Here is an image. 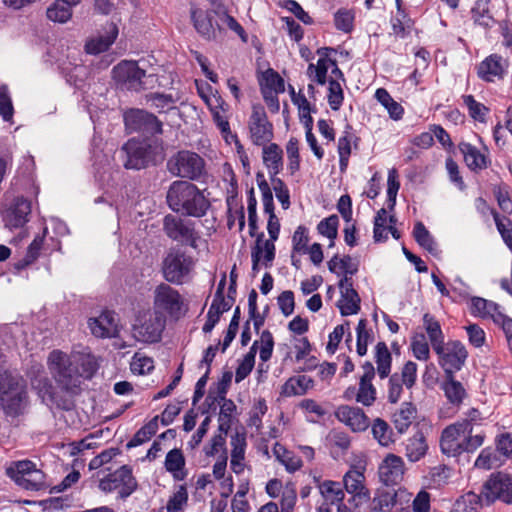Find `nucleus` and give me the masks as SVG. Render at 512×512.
Returning a JSON list of instances; mask_svg holds the SVG:
<instances>
[{
  "label": "nucleus",
  "instance_id": "1",
  "mask_svg": "<svg viewBox=\"0 0 512 512\" xmlns=\"http://www.w3.org/2000/svg\"><path fill=\"white\" fill-rule=\"evenodd\" d=\"M47 366L58 386L70 394H77L82 380L92 378L98 369L94 356L90 354L70 356L60 350L49 353Z\"/></svg>",
  "mask_w": 512,
  "mask_h": 512
},
{
  "label": "nucleus",
  "instance_id": "2",
  "mask_svg": "<svg viewBox=\"0 0 512 512\" xmlns=\"http://www.w3.org/2000/svg\"><path fill=\"white\" fill-rule=\"evenodd\" d=\"M166 201L174 212L193 217L203 216L210 206L209 201L196 185L183 180L171 183Z\"/></svg>",
  "mask_w": 512,
  "mask_h": 512
},
{
  "label": "nucleus",
  "instance_id": "3",
  "mask_svg": "<svg viewBox=\"0 0 512 512\" xmlns=\"http://www.w3.org/2000/svg\"><path fill=\"white\" fill-rule=\"evenodd\" d=\"M0 403L5 413L17 416L28 404L26 381L18 374L0 371Z\"/></svg>",
  "mask_w": 512,
  "mask_h": 512
},
{
  "label": "nucleus",
  "instance_id": "4",
  "mask_svg": "<svg viewBox=\"0 0 512 512\" xmlns=\"http://www.w3.org/2000/svg\"><path fill=\"white\" fill-rule=\"evenodd\" d=\"M194 266L195 261L191 256L178 249H171L162 263L163 277L172 284H183L190 279Z\"/></svg>",
  "mask_w": 512,
  "mask_h": 512
},
{
  "label": "nucleus",
  "instance_id": "5",
  "mask_svg": "<svg viewBox=\"0 0 512 512\" xmlns=\"http://www.w3.org/2000/svg\"><path fill=\"white\" fill-rule=\"evenodd\" d=\"M160 147L147 140L130 139L122 148L126 155L124 166L127 169H142L155 163L160 156Z\"/></svg>",
  "mask_w": 512,
  "mask_h": 512
},
{
  "label": "nucleus",
  "instance_id": "6",
  "mask_svg": "<svg viewBox=\"0 0 512 512\" xmlns=\"http://www.w3.org/2000/svg\"><path fill=\"white\" fill-rule=\"evenodd\" d=\"M165 324V317L158 313L153 311L139 313L132 324V337L138 342L156 343L161 339Z\"/></svg>",
  "mask_w": 512,
  "mask_h": 512
},
{
  "label": "nucleus",
  "instance_id": "7",
  "mask_svg": "<svg viewBox=\"0 0 512 512\" xmlns=\"http://www.w3.org/2000/svg\"><path fill=\"white\" fill-rule=\"evenodd\" d=\"M6 473L18 486L24 489L40 490L47 487L45 474L37 469L36 464L30 460L11 463L6 469Z\"/></svg>",
  "mask_w": 512,
  "mask_h": 512
},
{
  "label": "nucleus",
  "instance_id": "8",
  "mask_svg": "<svg viewBox=\"0 0 512 512\" xmlns=\"http://www.w3.org/2000/svg\"><path fill=\"white\" fill-rule=\"evenodd\" d=\"M167 169L175 177L197 180L204 172V160L195 152L182 150L170 157Z\"/></svg>",
  "mask_w": 512,
  "mask_h": 512
},
{
  "label": "nucleus",
  "instance_id": "9",
  "mask_svg": "<svg viewBox=\"0 0 512 512\" xmlns=\"http://www.w3.org/2000/svg\"><path fill=\"white\" fill-rule=\"evenodd\" d=\"M163 231L173 241L188 245L193 249L198 248L201 237L190 220L168 214L163 219Z\"/></svg>",
  "mask_w": 512,
  "mask_h": 512
},
{
  "label": "nucleus",
  "instance_id": "10",
  "mask_svg": "<svg viewBox=\"0 0 512 512\" xmlns=\"http://www.w3.org/2000/svg\"><path fill=\"white\" fill-rule=\"evenodd\" d=\"M183 304L181 294L170 285L161 283L155 288L153 312L158 315L166 314L173 318H179Z\"/></svg>",
  "mask_w": 512,
  "mask_h": 512
},
{
  "label": "nucleus",
  "instance_id": "11",
  "mask_svg": "<svg viewBox=\"0 0 512 512\" xmlns=\"http://www.w3.org/2000/svg\"><path fill=\"white\" fill-rule=\"evenodd\" d=\"M434 351L439 357V365L444 369L446 377H451L459 371L467 358V351L459 341L443 343L439 350Z\"/></svg>",
  "mask_w": 512,
  "mask_h": 512
},
{
  "label": "nucleus",
  "instance_id": "12",
  "mask_svg": "<svg viewBox=\"0 0 512 512\" xmlns=\"http://www.w3.org/2000/svg\"><path fill=\"white\" fill-rule=\"evenodd\" d=\"M137 482L132 475L131 469L124 465L113 473L108 474L102 478L99 483V488L103 492H112L119 490L121 498L130 496L136 489Z\"/></svg>",
  "mask_w": 512,
  "mask_h": 512
},
{
  "label": "nucleus",
  "instance_id": "13",
  "mask_svg": "<svg viewBox=\"0 0 512 512\" xmlns=\"http://www.w3.org/2000/svg\"><path fill=\"white\" fill-rule=\"evenodd\" d=\"M473 431L469 421H460L447 426L441 434L440 448L448 456L461 454V444L465 440L466 434Z\"/></svg>",
  "mask_w": 512,
  "mask_h": 512
},
{
  "label": "nucleus",
  "instance_id": "14",
  "mask_svg": "<svg viewBox=\"0 0 512 512\" xmlns=\"http://www.w3.org/2000/svg\"><path fill=\"white\" fill-rule=\"evenodd\" d=\"M483 494L488 501L512 504V477L504 472L493 473L484 484Z\"/></svg>",
  "mask_w": 512,
  "mask_h": 512
},
{
  "label": "nucleus",
  "instance_id": "15",
  "mask_svg": "<svg viewBox=\"0 0 512 512\" xmlns=\"http://www.w3.org/2000/svg\"><path fill=\"white\" fill-rule=\"evenodd\" d=\"M250 139L258 146H264L273 137V126L268 121L263 107L254 106L248 122Z\"/></svg>",
  "mask_w": 512,
  "mask_h": 512
},
{
  "label": "nucleus",
  "instance_id": "16",
  "mask_svg": "<svg viewBox=\"0 0 512 512\" xmlns=\"http://www.w3.org/2000/svg\"><path fill=\"white\" fill-rule=\"evenodd\" d=\"M417 379V364L408 361L404 364L400 374L394 373L388 380L387 397L390 403H396L401 398L403 385L407 389L414 386Z\"/></svg>",
  "mask_w": 512,
  "mask_h": 512
},
{
  "label": "nucleus",
  "instance_id": "17",
  "mask_svg": "<svg viewBox=\"0 0 512 512\" xmlns=\"http://www.w3.org/2000/svg\"><path fill=\"white\" fill-rule=\"evenodd\" d=\"M145 70L141 69L137 62L124 60L113 68L115 81L128 90H140L143 87Z\"/></svg>",
  "mask_w": 512,
  "mask_h": 512
},
{
  "label": "nucleus",
  "instance_id": "18",
  "mask_svg": "<svg viewBox=\"0 0 512 512\" xmlns=\"http://www.w3.org/2000/svg\"><path fill=\"white\" fill-rule=\"evenodd\" d=\"M30 213L31 202L24 197H16L2 210L5 227L10 230L23 227L28 222Z\"/></svg>",
  "mask_w": 512,
  "mask_h": 512
},
{
  "label": "nucleus",
  "instance_id": "19",
  "mask_svg": "<svg viewBox=\"0 0 512 512\" xmlns=\"http://www.w3.org/2000/svg\"><path fill=\"white\" fill-rule=\"evenodd\" d=\"M125 125L131 131L156 134L162 132V123L155 115L145 110L134 109L124 115Z\"/></svg>",
  "mask_w": 512,
  "mask_h": 512
},
{
  "label": "nucleus",
  "instance_id": "20",
  "mask_svg": "<svg viewBox=\"0 0 512 512\" xmlns=\"http://www.w3.org/2000/svg\"><path fill=\"white\" fill-rule=\"evenodd\" d=\"M88 326L91 333L98 338H116L120 332L117 314L108 310L97 317L90 318Z\"/></svg>",
  "mask_w": 512,
  "mask_h": 512
},
{
  "label": "nucleus",
  "instance_id": "21",
  "mask_svg": "<svg viewBox=\"0 0 512 512\" xmlns=\"http://www.w3.org/2000/svg\"><path fill=\"white\" fill-rule=\"evenodd\" d=\"M340 290V299L337 301V307L342 316L355 315L360 311L361 299L357 291L353 288V282L350 277H342L338 283Z\"/></svg>",
  "mask_w": 512,
  "mask_h": 512
},
{
  "label": "nucleus",
  "instance_id": "22",
  "mask_svg": "<svg viewBox=\"0 0 512 512\" xmlns=\"http://www.w3.org/2000/svg\"><path fill=\"white\" fill-rule=\"evenodd\" d=\"M334 415L353 432H363L370 425L368 416L357 406L340 405L336 408Z\"/></svg>",
  "mask_w": 512,
  "mask_h": 512
},
{
  "label": "nucleus",
  "instance_id": "23",
  "mask_svg": "<svg viewBox=\"0 0 512 512\" xmlns=\"http://www.w3.org/2000/svg\"><path fill=\"white\" fill-rule=\"evenodd\" d=\"M405 465L400 456L388 454L378 468L379 479L385 485H396L404 477Z\"/></svg>",
  "mask_w": 512,
  "mask_h": 512
},
{
  "label": "nucleus",
  "instance_id": "24",
  "mask_svg": "<svg viewBox=\"0 0 512 512\" xmlns=\"http://www.w3.org/2000/svg\"><path fill=\"white\" fill-rule=\"evenodd\" d=\"M363 374L359 380V387L356 394V402L363 406L370 407L376 401V388L372 384L375 377V368L371 362L362 365Z\"/></svg>",
  "mask_w": 512,
  "mask_h": 512
},
{
  "label": "nucleus",
  "instance_id": "25",
  "mask_svg": "<svg viewBox=\"0 0 512 512\" xmlns=\"http://www.w3.org/2000/svg\"><path fill=\"white\" fill-rule=\"evenodd\" d=\"M333 48L323 47L317 50L319 59L316 64L310 63L307 68V75L311 81L319 85H324L327 81V72L334 65V60L330 58V52Z\"/></svg>",
  "mask_w": 512,
  "mask_h": 512
},
{
  "label": "nucleus",
  "instance_id": "26",
  "mask_svg": "<svg viewBox=\"0 0 512 512\" xmlns=\"http://www.w3.org/2000/svg\"><path fill=\"white\" fill-rule=\"evenodd\" d=\"M507 61L497 54H492L483 60L478 67V76L487 82L503 78Z\"/></svg>",
  "mask_w": 512,
  "mask_h": 512
},
{
  "label": "nucleus",
  "instance_id": "27",
  "mask_svg": "<svg viewBox=\"0 0 512 512\" xmlns=\"http://www.w3.org/2000/svg\"><path fill=\"white\" fill-rule=\"evenodd\" d=\"M118 36V28L114 23H108L105 27V33L87 40L85 51L88 54L97 55L105 52L114 43Z\"/></svg>",
  "mask_w": 512,
  "mask_h": 512
},
{
  "label": "nucleus",
  "instance_id": "28",
  "mask_svg": "<svg viewBox=\"0 0 512 512\" xmlns=\"http://www.w3.org/2000/svg\"><path fill=\"white\" fill-rule=\"evenodd\" d=\"M402 496H407L405 491L378 490L371 501L369 512H391L397 503V499Z\"/></svg>",
  "mask_w": 512,
  "mask_h": 512
},
{
  "label": "nucleus",
  "instance_id": "29",
  "mask_svg": "<svg viewBox=\"0 0 512 512\" xmlns=\"http://www.w3.org/2000/svg\"><path fill=\"white\" fill-rule=\"evenodd\" d=\"M230 467L235 474H241L245 469L246 437L243 433H236L231 437Z\"/></svg>",
  "mask_w": 512,
  "mask_h": 512
},
{
  "label": "nucleus",
  "instance_id": "30",
  "mask_svg": "<svg viewBox=\"0 0 512 512\" xmlns=\"http://www.w3.org/2000/svg\"><path fill=\"white\" fill-rule=\"evenodd\" d=\"M191 20L196 31L206 40H214L216 38V30L212 23V18L208 12H204L198 8H191Z\"/></svg>",
  "mask_w": 512,
  "mask_h": 512
},
{
  "label": "nucleus",
  "instance_id": "31",
  "mask_svg": "<svg viewBox=\"0 0 512 512\" xmlns=\"http://www.w3.org/2000/svg\"><path fill=\"white\" fill-rule=\"evenodd\" d=\"M202 98L208 105L212 115L213 120L217 127L220 129L221 133L225 136L231 133L230 125L227 120V117L224 115L225 109V102L221 97L213 96V97H207L202 95Z\"/></svg>",
  "mask_w": 512,
  "mask_h": 512
},
{
  "label": "nucleus",
  "instance_id": "32",
  "mask_svg": "<svg viewBox=\"0 0 512 512\" xmlns=\"http://www.w3.org/2000/svg\"><path fill=\"white\" fill-rule=\"evenodd\" d=\"M428 451V444L422 432H416L405 443V456L410 462H418Z\"/></svg>",
  "mask_w": 512,
  "mask_h": 512
},
{
  "label": "nucleus",
  "instance_id": "33",
  "mask_svg": "<svg viewBox=\"0 0 512 512\" xmlns=\"http://www.w3.org/2000/svg\"><path fill=\"white\" fill-rule=\"evenodd\" d=\"M470 312L474 316L491 319L493 322H495L497 314L502 313L498 304L481 297L471 298Z\"/></svg>",
  "mask_w": 512,
  "mask_h": 512
},
{
  "label": "nucleus",
  "instance_id": "34",
  "mask_svg": "<svg viewBox=\"0 0 512 512\" xmlns=\"http://www.w3.org/2000/svg\"><path fill=\"white\" fill-rule=\"evenodd\" d=\"M314 387V381L306 375L289 378L282 386L281 394L286 397L301 396Z\"/></svg>",
  "mask_w": 512,
  "mask_h": 512
},
{
  "label": "nucleus",
  "instance_id": "35",
  "mask_svg": "<svg viewBox=\"0 0 512 512\" xmlns=\"http://www.w3.org/2000/svg\"><path fill=\"white\" fill-rule=\"evenodd\" d=\"M164 466L172 474L174 480L181 481L187 477L185 458L180 449H172L167 453Z\"/></svg>",
  "mask_w": 512,
  "mask_h": 512
},
{
  "label": "nucleus",
  "instance_id": "36",
  "mask_svg": "<svg viewBox=\"0 0 512 512\" xmlns=\"http://www.w3.org/2000/svg\"><path fill=\"white\" fill-rule=\"evenodd\" d=\"M261 86L263 96L266 100H273V94L281 93L285 90L284 80L272 69L267 70L263 74Z\"/></svg>",
  "mask_w": 512,
  "mask_h": 512
},
{
  "label": "nucleus",
  "instance_id": "37",
  "mask_svg": "<svg viewBox=\"0 0 512 512\" xmlns=\"http://www.w3.org/2000/svg\"><path fill=\"white\" fill-rule=\"evenodd\" d=\"M363 482V473L355 469L349 470L343 478L345 490L359 499L367 497Z\"/></svg>",
  "mask_w": 512,
  "mask_h": 512
},
{
  "label": "nucleus",
  "instance_id": "38",
  "mask_svg": "<svg viewBox=\"0 0 512 512\" xmlns=\"http://www.w3.org/2000/svg\"><path fill=\"white\" fill-rule=\"evenodd\" d=\"M272 452L276 460L285 467L287 472L293 473L302 467L301 459L280 443H275Z\"/></svg>",
  "mask_w": 512,
  "mask_h": 512
},
{
  "label": "nucleus",
  "instance_id": "39",
  "mask_svg": "<svg viewBox=\"0 0 512 512\" xmlns=\"http://www.w3.org/2000/svg\"><path fill=\"white\" fill-rule=\"evenodd\" d=\"M460 151L464 155V160L471 170H481L487 167V159L475 146L470 143H461Z\"/></svg>",
  "mask_w": 512,
  "mask_h": 512
},
{
  "label": "nucleus",
  "instance_id": "40",
  "mask_svg": "<svg viewBox=\"0 0 512 512\" xmlns=\"http://www.w3.org/2000/svg\"><path fill=\"white\" fill-rule=\"evenodd\" d=\"M328 269L337 275L343 274V277L351 278L358 271V263L348 255L342 258L336 255L328 261Z\"/></svg>",
  "mask_w": 512,
  "mask_h": 512
},
{
  "label": "nucleus",
  "instance_id": "41",
  "mask_svg": "<svg viewBox=\"0 0 512 512\" xmlns=\"http://www.w3.org/2000/svg\"><path fill=\"white\" fill-rule=\"evenodd\" d=\"M416 416V408L411 403H403L393 414L392 420L399 433H404Z\"/></svg>",
  "mask_w": 512,
  "mask_h": 512
},
{
  "label": "nucleus",
  "instance_id": "42",
  "mask_svg": "<svg viewBox=\"0 0 512 512\" xmlns=\"http://www.w3.org/2000/svg\"><path fill=\"white\" fill-rule=\"evenodd\" d=\"M46 231L47 228L44 229L42 235L35 236L31 244L28 246L25 256L14 264L16 270L19 271L21 269H24L25 267L34 263L38 259L40 251L44 244Z\"/></svg>",
  "mask_w": 512,
  "mask_h": 512
},
{
  "label": "nucleus",
  "instance_id": "43",
  "mask_svg": "<svg viewBox=\"0 0 512 512\" xmlns=\"http://www.w3.org/2000/svg\"><path fill=\"white\" fill-rule=\"evenodd\" d=\"M375 362L379 377L382 379L386 378L391 371L392 357L384 342H378L375 347Z\"/></svg>",
  "mask_w": 512,
  "mask_h": 512
},
{
  "label": "nucleus",
  "instance_id": "44",
  "mask_svg": "<svg viewBox=\"0 0 512 512\" xmlns=\"http://www.w3.org/2000/svg\"><path fill=\"white\" fill-rule=\"evenodd\" d=\"M423 325L427 332L433 350H439L444 343V335L439 322L430 314L423 316Z\"/></svg>",
  "mask_w": 512,
  "mask_h": 512
},
{
  "label": "nucleus",
  "instance_id": "45",
  "mask_svg": "<svg viewBox=\"0 0 512 512\" xmlns=\"http://www.w3.org/2000/svg\"><path fill=\"white\" fill-rule=\"evenodd\" d=\"M489 2L490 0H477L471 11L474 22L483 27H491L495 23Z\"/></svg>",
  "mask_w": 512,
  "mask_h": 512
},
{
  "label": "nucleus",
  "instance_id": "46",
  "mask_svg": "<svg viewBox=\"0 0 512 512\" xmlns=\"http://www.w3.org/2000/svg\"><path fill=\"white\" fill-rule=\"evenodd\" d=\"M413 236L416 242L429 253L434 255L438 253L437 243L422 222L415 223Z\"/></svg>",
  "mask_w": 512,
  "mask_h": 512
},
{
  "label": "nucleus",
  "instance_id": "47",
  "mask_svg": "<svg viewBox=\"0 0 512 512\" xmlns=\"http://www.w3.org/2000/svg\"><path fill=\"white\" fill-rule=\"evenodd\" d=\"M392 32L395 36L404 38L412 29L413 21L404 9H398L391 20Z\"/></svg>",
  "mask_w": 512,
  "mask_h": 512
},
{
  "label": "nucleus",
  "instance_id": "48",
  "mask_svg": "<svg viewBox=\"0 0 512 512\" xmlns=\"http://www.w3.org/2000/svg\"><path fill=\"white\" fill-rule=\"evenodd\" d=\"M357 335V353L359 356H364L367 353L368 344L374 340V333L371 328H368L367 319H360L356 327Z\"/></svg>",
  "mask_w": 512,
  "mask_h": 512
},
{
  "label": "nucleus",
  "instance_id": "49",
  "mask_svg": "<svg viewBox=\"0 0 512 512\" xmlns=\"http://www.w3.org/2000/svg\"><path fill=\"white\" fill-rule=\"evenodd\" d=\"M188 490L185 485H179L169 496L166 506V512H183L188 504Z\"/></svg>",
  "mask_w": 512,
  "mask_h": 512
},
{
  "label": "nucleus",
  "instance_id": "50",
  "mask_svg": "<svg viewBox=\"0 0 512 512\" xmlns=\"http://www.w3.org/2000/svg\"><path fill=\"white\" fill-rule=\"evenodd\" d=\"M291 100L294 105L297 106L299 111V116L304 126L313 125V119L311 117V112L313 108L308 102L306 96L301 92L296 93L293 87H290Z\"/></svg>",
  "mask_w": 512,
  "mask_h": 512
},
{
  "label": "nucleus",
  "instance_id": "51",
  "mask_svg": "<svg viewBox=\"0 0 512 512\" xmlns=\"http://www.w3.org/2000/svg\"><path fill=\"white\" fill-rule=\"evenodd\" d=\"M263 161L270 172L277 174L282 166V150L280 147L274 143L268 146L264 145Z\"/></svg>",
  "mask_w": 512,
  "mask_h": 512
},
{
  "label": "nucleus",
  "instance_id": "52",
  "mask_svg": "<svg viewBox=\"0 0 512 512\" xmlns=\"http://www.w3.org/2000/svg\"><path fill=\"white\" fill-rule=\"evenodd\" d=\"M442 388L447 399L452 404H460L466 395L464 387L460 382L454 379L453 375H451V377H446Z\"/></svg>",
  "mask_w": 512,
  "mask_h": 512
},
{
  "label": "nucleus",
  "instance_id": "53",
  "mask_svg": "<svg viewBox=\"0 0 512 512\" xmlns=\"http://www.w3.org/2000/svg\"><path fill=\"white\" fill-rule=\"evenodd\" d=\"M372 434L381 446H389L393 442V432L386 421L376 418L372 423Z\"/></svg>",
  "mask_w": 512,
  "mask_h": 512
},
{
  "label": "nucleus",
  "instance_id": "54",
  "mask_svg": "<svg viewBox=\"0 0 512 512\" xmlns=\"http://www.w3.org/2000/svg\"><path fill=\"white\" fill-rule=\"evenodd\" d=\"M236 410V405L230 399L222 397V404L220 406V413L218 417V430L227 434L232 425L233 413Z\"/></svg>",
  "mask_w": 512,
  "mask_h": 512
},
{
  "label": "nucleus",
  "instance_id": "55",
  "mask_svg": "<svg viewBox=\"0 0 512 512\" xmlns=\"http://www.w3.org/2000/svg\"><path fill=\"white\" fill-rule=\"evenodd\" d=\"M479 507L480 496L474 492H468L455 501L451 512H478Z\"/></svg>",
  "mask_w": 512,
  "mask_h": 512
},
{
  "label": "nucleus",
  "instance_id": "56",
  "mask_svg": "<svg viewBox=\"0 0 512 512\" xmlns=\"http://www.w3.org/2000/svg\"><path fill=\"white\" fill-rule=\"evenodd\" d=\"M321 495L331 504L341 503L344 499V492L341 484L334 481H324L319 485Z\"/></svg>",
  "mask_w": 512,
  "mask_h": 512
},
{
  "label": "nucleus",
  "instance_id": "57",
  "mask_svg": "<svg viewBox=\"0 0 512 512\" xmlns=\"http://www.w3.org/2000/svg\"><path fill=\"white\" fill-rule=\"evenodd\" d=\"M462 100L472 119L481 123L486 122V115L489 109L484 104L476 101L472 95H463Z\"/></svg>",
  "mask_w": 512,
  "mask_h": 512
},
{
  "label": "nucleus",
  "instance_id": "58",
  "mask_svg": "<svg viewBox=\"0 0 512 512\" xmlns=\"http://www.w3.org/2000/svg\"><path fill=\"white\" fill-rule=\"evenodd\" d=\"M49 20L58 23H66L72 17V9L67 4L56 0L46 12Z\"/></svg>",
  "mask_w": 512,
  "mask_h": 512
},
{
  "label": "nucleus",
  "instance_id": "59",
  "mask_svg": "<svg viewBox=\"0 0 512 512\" xmlns=\"http://www.w3.org/2000/svg\"><path fill=\"white\" fill-rule=\"evenodd\" d=\"M130 369L134 374H147L154 369V361L152 358L137 352L132 358Z\"/></svg>",
  "mask_w": 512,
  "mask_h": 512
},
{
  "label": "nucleus",
  "instance_id": "60",
  "mask_svg": "<svg viewBox=\"0 0 512 512\" xmlns=\"http://www.w3.org/2000/svg\"><path fill=\"white\" fill-rule=\"evenodd\" d=\"M339 219L337 215H331L321 220L317 226L318 232L331 240L330 246L333 245L334 239L337 237Z\"/></svg>",
  "mask_w": 512,
  "mask_h": 512
},
{
  "label": "nucleus",
  "instance_id": "61",
  "mask_svg": "<svg viewBox=\"0 0 512 512\" xmlns=\"http://www.w3.org/2000/svg\"><path fill=\"white\" fill-rule=\"evenodd\" d=\"M260 248L261 250V261L263 265L268 267L271 265L275 257V245L272 241H264V234L261 233L256 240V244L253 248Z\"/></svg>",
  "mask_w": 512,
  "mask_h": 512
},
{
  "label": "nucleus",
  "instance_id": "62",
  "mask_svg": "<svg viewBox=\"0 0 512 512\" xmlns=\"http://www.w3.org/2000/svg\"><path fill=\"white\" fill-rule=\"evenodd\" d=\"M411 348L413 355L422 361H426L430 356L429 344L424 334H417L412 338Z\"/></svg>",
  "mask_w": 512,
  "mask_h": 512
},
{
  "label": "nucleus",
  "instance_id": "63",
  "mask_svg": "<svg viewBox=\"0 0 512 512\" xmlns=\"http://www.w3.org/2000/svg\"><path fill=\"white\" fill-rule=\"evenodd\" d=\"M493 217L503 241L512 250V221L506 217H500L496 212L493 213Z\"/></svg>",
  "mask_w": 512,
  "mask_h": 512
},
{
  "label": "nucleus",
  "instance_id": "64",
  "mask_svg": "<svg viewBox=\"0 0 512 512\" xmlns=\"http://www.w3.org/2000/svg\"><path fill=\"white\" fill-rule=\"evenodd\" d=\"M215 14L218 16L220 22L223 25H226L230 30L235 32L243 42H247V34L244 28L238 23V21L227 13V11H215Z\"/></svg>",
  "mask_w": 512,
  "mask_h": 512
}]
</instances>
